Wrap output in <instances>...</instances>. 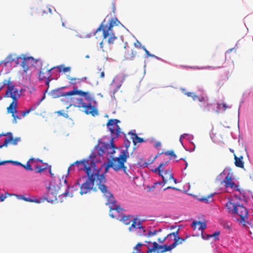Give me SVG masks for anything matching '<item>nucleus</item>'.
I'll list each match as a JSON object with an SVG mask.
<instances>
[{"mask_svg": "<svg viewBox=\"0 0 253 253\" xmlns=\"http://www.w3.org/2000/svg\"><path fill=\"white\" fill-rule=\"evenodd\" d=\"M167 237H165L163 240H161V238H159L158 239V241L160 242V243H163L167 238Z\"/></svg>", "mask_w": 253, "mask_h": 253, "instance_id": "5fc2aeb1", "label": "nucleus"}, {"mask_svg": "<svg viewBox=\"0 0 253 253\" xmlns=\"http://www.w3.org/2000/svg\"><path fill=\"white\" fill-rule=\"evenodd\" d=\"M215 182L219 185H224L225 188H231L234 190L240 191L239 186L233 181L232 175L229 172L224 170L216 178Z\"/></svg>", "mask_w": 253, "mask_h": 253, "instance_id": "423d86ee", "label": "nucleus"}, {"mask_svg": "<svg viewBox=\"0 0 253 253\" xmlns=\"http://www.w3.org/2000/svg\"><path fill=\"white\" fill-rule=\"evenodd\" d=\"M237 214L240 217L241 222H245L246 218L248 217V211L246 208L242 205H238L235 213Z\"/></svg>", "mask_w": 253, "mask_h": 253, "instance_id": "dca6fc26", "label": "nucleus"}, {"mask_svg": "<svg viewBox=\"0 0 253 253\" xmlns=\"http://www.w3.org/2000/svg\"><path fill=\"white\" fill-rule=\"evenodd\" d=\"M185 240V239H183L179 237H177L174 242L171 245L169 246L159 245L156 242H154L153 243V247L149 248L147 252V253H162L167 251H169L176 247L177 245L182 244V243L184 242Z\"/></svg>", "mask_w": 253, "mask_h": 253, "instance_id": "1a4fd4ad", "label": "nucleus"}, {"mask_svg": "<svg viewBox=\"0 0 253 253\" xmlns=\"http://www.w3.org/2000/svg\"><path fill=\"white\" fill-rule=\"evenodd\" d=\"M110 87L113 89V92L114 94L116 91H117L120 87V85L116 84L115 83H112L110 84Z\"/></svg>", "mask_w": 253, "mask_h": 253, "instance_id": "7c9ffc66", "label": "nucleus"}, {"mask_svg": "<svg viewBox=\"0 0 253 253\" xmlns=\"http://www.w3.org/2000/svg\"><path fill=\"white\" fill-rule=\"evenodd\" d=\"M187 135V134H184L181 135L180 136V140H181L182 138H183L184 137V135Z\"/></svg>", "mask_w": 253, "mask_h": 253, "instance_id": "052dcab7", "label": "nucleus"}, {"mask_svg": "<svg viewBox=\"0 0 253 253\" xmlns=\"http://www.w3.org/2000/svg\"><path fill=\"white\" fill-rule=\"evenodd\" d=\"M10 162H11V161H1L0 162V165H4L5 163H9Z\"/></svg>", "mask_w": 253, "mask_h": 253, "instance_id": "864d4df0", "label": "nucleus"}, {"mask_svg": "<svg viewBox=\"0 0 253 253\" xmlns=\"http://www.w3.org/2000/svg\"><path fill=\"white\" fill-rule=\"evenodd\" d=\"M136 52L131 48H127L125 53V58L126 60H132L135 56Z\"/></svg>", "mask_w": 253, "mask_h": 253, "instance_id": "412c9836", "label": "nucleus"}, {"mask_svg": "<svg viewBox=\"0 0 253 253\" xmlns=\"http://www.w3.org/2000/svg\"><path fill=\"white\" fill-rule=\"evenodd\" d=\"M250 178L253 181V176H250Z\"/></svg>", "mask_w": 253, "mask_h": 253, "instance_id": "69168bd1", "label": "nucleus"}, {"mask_svg": "<svg viewBox=\"0 0 253 253\" xmlns=\"http://www.w3.org/2000/svg\"><path fill=\"white\" fill-rule=\"evenodd\" d=\"M142 48L145 51L147 55L149 57H156L154 55L151 54L148 50L146 49L144 46H142Z\"/></svg>", "mask_w": 253, "mask_h": 253, "instance_id": "58836bf2", "label": "nucleus"}, {"mask_svg": "<svg viewBox=\"0 0 253 253\" xmlns=\"http://www.w3.org/2000/svg\"><path fill=\"white\" fill-rule=\"evenodd\" d=\"M226 61V57L224 55H219L215 60V64L216 68H222Z\"/></svg>", "mask_w": 253, "mask_h": 253, "instance_id": "6ab92c4d", "label": "nucleus"}, {"mask_svg": "<svg viewBox=\"0 0 253 253\" xmlns=\"http://www.w3.org/2000/svg\"><path fill=\"white\" fill-rule=\"evenodd\" d=\"M52 95L54 98L63 97L61 99L65 102V108L68 109L74 106L83 108L84 111H97L98 104L90 91H84L78 90L75 86L74 89L67 92H62L59 89L52 91Z\"/></svg>", "mask_w": 253, "mask_h": 253, "instance_id": "f03ea898", "label": "nucleus"}, {"mask_svg": "<svg viewBox=\"0 0 253 253\" xmlns=\"http://www.w3.org/2000/svg\"><path fill=\"white\" fill-rule=\"evenodd\" d=\"M59 71H63L64 73L70 72L71 68L70 67H63L62 69L59 68Z\"/></svg>", "mask_w": 253, "mask_h": 253, "instance_id": "ea45409f", "label": "nucleus"}, {"mask_svg": "<svg viewBox=\"0 0 253 253\" xmlns=\"http://www.w3.org/2000/svg\"><path fill=\"white\" fill-rule=\"evenodd\" d=\"M59 194L58 190H57L54 185L50 184L47 187L46 197L44 198L48 202L53 203L57 200V195Z\"/></svg>", "mask_w": 253, "mask_h": 253, "instance_id": "f8f14e48", "label": "nucleus"}, {"mask_svg": "<svg viewBox=\"0 0 253 253\" xmlns=\"http://www.w3.org/2000/svg\"><path fill=\"white\" fill-rule=\"evenodd\" d=\"M21 196V198L25 201H27V202H30V200H31V199L30 198H26L23 196Z\"/></svg>", "mask_w": 253, "mask_h": 253, "instance_id": "09e8293b", "label": "nucleus"}, {"mask_svg": "<svg viewBox=\"0 0 253 253\" xmlns=\"http://www.w3.org/2000/svg\"><path fill=\"white\" fill-rule=\"evenodd\" d=\"M169 162L161 163L158 168H157L153 171L155 173H158L160 176L162 177L163 182L162 183L170 184L172 182H173L175 184L176 183V179L173 177V174L171 172V169L169 168L167 169H165L164 167L168 165ZM159 184H161L162 182L158 183Z\"/></svg>", "mask_w": 253, "mask_h": 253, "instance_id": "0eeeda50", "label": "nucleus"}, {"mask_svg": "<svg viewBox=\"0 0 253 253\" xmlns=\"http://www.w3.org/2000/svg\"><path fill=\"white\" fill-rule=\"evenodd\" d=\"M143 245L142 244L138 243L134 247V250L135 251L136 253H140V248Z\"/></svg>", "mask_w": 253, "mask_h": 253, "instance_id": "72a5a7b5", "label": "nucleus"}, {"mask_svg": "<svg viewBox=\"0 0 253 253\" xmlns=\"http://www.w3.org/2000/svg\"><path fill=\"white\" fill-rule=\"evenodd\" d=\"M173 236L174 237V241L176 239L177 237H178V231H176L175 232H173L172 233H171L167 235V237L169 238V237H171V236Z\"/></svg>", "mask_w": 253, "mask_h": 253, "instance_id": "c9c22d12", "label": "nucleus"}, {"mask_svg": "<svg viewBox=\"0 0 253 253\" xmlns=\"http://www.w3.org/2000/svg\"><path fill=\"white\" fill-rule=\"evenodd\" d=\"M157 157V156H156L152 160V161L150 163H152L156 159V158Z\"/></svg>", "mask_w": 253, "mask_h": 253, "instance_id": "e2e57ef3", "label": "nucleus"}, {"mask_svg": "<svg viewBox=\"0 0 253 253\" xmlns=\"http://www.w3.org/2000/svg\"><path fill=\"white\" fill-rule=\"evenodd\" d=\"M44 199L42 198H40L39 199H31L30 202H34L36 203H41L44 201Z\"/></svg>", "mask_w": 253, "mask_h": 253, "instance_id": "e433bc0d", "label": "nucleus"}, {"mask_svg": "<svg viewBox=\"0 0 253 253\" xmlns=\"http://www.w3.org/2000/svg\"><path fill=\"white\" fill-rule=\"evenodd\" d=\"M57 113L58 116H63L66 118L68 117V115L65 112H56Z\"/></svg>", "mask_w": 253, "mask_h": 253, "instance_id": "79ce46f5", "label": "nucleus"}, {"mask_svg": "<svg viewBox=\"0 0 253 253\" xmlns=\"http://www.w3.org/2000/svg\"><path fill=\"white\" fill-rule=\"evenodd\" d=\"M6 198V196H4L2 194L0 195V201L3 202Z\"/></svg>", "mask_w": 253, "mask_h": 253, "instance_id": "8fccbe9b", "label": "nucleus"}, {"mask_svg": "<svg viewBox=\"0 0 253 253\" xmlns=\"http://www.w3.org/2000/svg\"><path fill=\"white\" fill-rule=\"evenodd\" d=\"M28 162L32 165H34V163L37 164L36 160H35L34 158H30Z\"/></svg>", "mask_w": 253, "mask_h": 253, "instance_id": "37998d69", "label": "nucleus"}, {"mask_svg": "<svg viewBox=\"0 0 253 253\" xmlns=\"http://www.w3.org/2000/svg\"><path fill=\"white\" fill-rule=\"evenodd\" d=\"M191 226L194 229L198 227L201 230L205 229L207 227L205 223L201 221H193Z\"/></svg>", "mask_w": 253, "mask_h": 253, "instance_id": "4be33fe9", "label": "nucleus"}, {"mask_svg": "<svg viewBox=\"0 0 253 253\" xmlns=\"http://www.w3.org/2000/svg\"><path fill=\"white\" fill-rule=\"evenodd\" d=\"M128 134L130 135L134 145H136L138 143H142L144 141L142 138L138 137L135 133H133L132 131L129 132Z\"/></svg>", "mask_w": 253, "mask_h": 253, "instance_id": "aec40b11", "label": "nucleus"}, {"mask_svg": "<svg viewBox=\"0 0 253 253\" xmlns=\"http://www.w3.org/2000/svg\"><path fill=\"white\" fill-rule=\"evenodd\" d=\"M68 79L70 80V83L74 86L76 85L77 84L81 83V80L80 78H68Z\"/></svg>", "mask_w": 253, "mask_h": 253, "instance_id": "c85d7f7f", "label": "nucleus"}, {"mask_svg": "<svg viewBox=\"0 0 253 253\" xmlns=\"http://www.w3.org/2000/svg\"><path fill=\"white\" fill-rule=\"evenodd\" d=\"M120 21L117 18H111L107 23H106V20L104 19L97 29L96 33L101 30L103 32V40L100 42V48H102V51H104L103 49V41L105 40L109 45L113 44L115 41L117 40V37L115 36L113 31V28L115 26H118Z\"/></svg>", "mask_w": 253, "mask_h": 253, "instance_id": "7ed1b4c3", "label": "nucleus"}, {"mask_svg": "<svg viewBox=\"0 0 253 253\" xmlns=\"http://www.w3.org/2000/svg\"><path fill=\"white\" fill-rule=\"evenodd\" d=\"M53 68L50 69H45L41 68L39 74V77L40 80H43L45 79V84L46 85L49 86V84L51 79L49 78L51 76V71Z\"/></svg>", "mask_w": 253, "mask_h": 253, "instance_id": "4468645a", "label": "nucleus"}, {"mask_svg": "<svg viewBox=\"0 0 253 253\" xmlns=\"http://www.w3.org/2000/svg\"><path fill=\"white\" fill-rule=\"evenodd\" d=\"M134 45L135 47H141V44L140 42H137L135 43H134Z\"/></svg>", "mask_w": 253, "mask_h": 253, "instance_id": "603ef678", "label": "nucleus"}, {"mask_svg": "<svg viewBox=\"0 0 253 253\" xmlns=\"http://www.w3.org/2000/svg\"><path fill=\"white\" fill-rule=\"evenodd\" d=\"M116 148L115 146L114 147L111 146V140L110 143H105L101 144V146L99 148L98 150V154L99 155H102L105 153L108 154H113L115 152V149Z\"/></svg>", "mask_w": 253, "mask_h": 253, "instance_id": "ddd939ff", "label": "nucleus"}, {"mask_svg": "<svg viewBox=\"0 0 253 253\" xmlns=\"http://www.w3.org/2000/svg\"><path fill=\"white\" fill-rule=\"evenodd\" d=\"M9 163H11L15 165H17V166H22V164L21 163L19 162H17V161H11V162H10Z\"/></svg>", "mask_w": 253, "mask_h": 253, "instance_id": "de8ad7c7", "label": "nucleus"}, {"mask_svg": "<svg viewBox=\"0 0 253 253\" xmlns=\"http://www.w3.org/2000/svg\"><path fill=\"white\" fill-rule=\"evenodd\" d=\"M22 59L21 66L23 68L24 71L26 72L28 70L30 65L34 62V58L32 57H26L25 55H23Z\"/></svg>", "mask_w": 253, "mask_h": 253, "instance_id": "a211bd4d", "label": "nucleus"}, {"mask_svg": "<svg viewBox=\"0 0 253 253\" xmlns=\"http://www.w3.org/2000/svg\"><path fill=\"white\" fill-rule=\"evenodd\" d=\"M212 198L211 195H209L206 197H203L200 199V201L205 202L206 203H208L210 202V199Z\"/></svg>", "mask_w": 253, "mask_h": 253, "instance_id": "473e14b6", "label": "nucleus"}, {"mask_svg": "<svg viewBox=\"0 0 253 253\" xmlns=\"http://www.w3.org/2000/svg\"><path fill=\"white\" fill-rule=\"evenodd\" d=\"M134 230H137L136 234L137 236H143L145 234V230L142 225L140 221L138 220L137 217H135L132 221V223L128 228L129 232H132Z\"/></svg>", "mask_w": 253, "mask_h": 253, "instance_id": "9b49d317", "label": "nucleus"}, {"mask_svg": "<svg viewBox=\"0 0 253 253\" xmlns=\"http://www.w3.org/2000/svg\"><path fill=\"white\" fill-rule=\"evenodd\" d=\"M165 155L170 156L172 157L173 159H175L176 158V155L175 154L174 151L172 150L167 151L165 153Z\"/></svg>", "mask_w": 253, "mask_h": 253, "instance_id": "f704fd0d", "label": "nucleus"}, {"mask_svg": "<svg viewBox=\"0 0 253 253\" xmlns=\"http://www.w3.org/2000/svg\"><path fill=\"white\" fill-rule=\"evenodd\" d=\"M19 112H8V113H11L12 116L13 118V123H16L17 120H20L21 119V117L18 115Z\"/></svg>", "mask_w": 253, "mask_h": 253, "instance_id": "cd10ccee", "label": "nucleus"}, {"mask_svg": "<svg viewBox=\"0 0 253 253\" xmlns=\"http://www.w3.org/2000/svg\"><path fill=\"white\" fill-rule=\"evenodd\" d=\"M133 218V215H124L122 216L121 220L126 225H129L131 222H132Z\"/></svg>", "mask_w": 253, "mask_h": 253, "instance_id": "393cba45", "label": "nucleus"}, {"mask_svg": "<svg viewBox=\"0 0 253 253\" xmlns=\"http://www.w3.org/2000/svg\"><path fill=\"white\" fill-rule=\"evenodd\" d=\"M238 205L233 199H228L225 206L227 211L231 214H233L235 213Z\"/></svg>", "mask_w": 253, "mask_h": 253, "instance_id": "f3484780", "label": "nucleus"}, {"mask_svg": "<svg viewBox=\"0 0 253 253\" xmlns=\"http://www.w3.org/2000/svg\"><path fill=\"white\" fill-rule=\"evenodd\" d=\"M104 76H105L104 72L103 71L101 72L100 75V78H103L104 77Z\"/></svg>", "mask_w": 253, "mask_h": 253, "instance_id": "6e6d98bb", "label": "nucleus"}, {"mask_svg": "<svg viewBox=\"0 0 253 253\" xmlns=\"http://www.w3.org/2000/svg\"><path fill=\"white\" fill-rule=\"evenodd\" d=\"M192 99L194 101L198 100L200 102L206 103L208 101V98L206 96H198L194 93Z\"/></svg>", "mask_w": 253, "mask_h": 253, "instance_id": "bb28decb", "label": "nucleus"}, {"mask_svg": "<svg viewBox=\"0 0 253 253\" xmlns=\"http://www.w3.org/2000/svg\"><path fill=\"white\" fill-rule=\"evenodd\" d=\"M87 175V178L85 176H84L78 179L75 185L72 187L67 185L65 192L63 193L64 196L65 197H73V191H76L78 190L77 185L80 186L79 193L81 195L86 194L93 189L94 183L95 181L98 185V188L103 193L104 196L107 200L106 204L108 205L110 208V216L112 218L117 217L116 214H114L113 211H115L116 212L119 213L123 211V209L119 205L116 204V201L112 194L105 185L106 178L104 174H100V172H96Z\"/></svg>", "mask_w": 253, "mask_h": 253, "instance_id": "f257e3e1", "label": "nucleus"}, {"mask_svg": "<svg viewBox=\"0 0 253 253\" xmlns=\"http://www.w3.org/2000/svg\"><path fill=\"white\" fill-rule=\"evenodd\" d=\"M3 136H8V137L6 138L4 141V143L2 144H0V148H2L3 147H7L8 143L11 142L12 144L14 145H15L17 144V143L20 141L21 139L20 137H16L13 138L12 134L11 132H7L6 134H3Z\"/></svg>", "mask_w": 253, "mask_h": 253, "instance_id": "2eb2a0df", "label": "nucleus"}, {"mask_svg": "<svg viewBox=\"0 0 253 253\" xmlns=\"http://www.w3.org/2000/svg\"><path fill=\"white\" fill-rule=\"evenodd\" d=\"M86 114L88 115L89 114H91L93 116H95L98 114V112H85Z\"/></svg>", "mask_w": 253, "mask_h": 253, "instance_id": "c03bdc74", "label": "nucleus"}, {"mask_svg": "<svg viewBox=\"0 0 253 253\" xmlns=\"http://www.w3.org/2000/svg\"><path fill=\"white\" fill-rule=\"evenodd\" d=\"M120 123V121L119 120L110 119L106 124L107 128L110 132L111 146L112 147L114 146L113 143L114 139L118 137L121 133V129L118 125V124Z\"/></svg>", "mask_w": 253, "mask_h": 253, "instance_id": "9d476101", "label": "nucleus"}, {"mask_svg": "<svg viewBox=\"0 0 253 253\" xmlns=\"http://www.w3.org/2000/svg\"><path fill=\"white\" fill-rule=\"evenodd\" d=\"M33 108H29L28 110H27V111H33Z\"/></svg>", "mask_w": 253, "mask_h": 253, "instance_id": "0e129e2a", "label": "nucleus"}, {"mask_svg": "<svg viewBox=\"0 0 253 253\" xmlns=\"http://www.w3.org/2000/svg\"><path fill=\"white\" fill-rule=\"evenodd\" d=\"M35 167V171L36 173H42L43 172L45 169H47V164H43L42 165H40L39 164H36L34 165Z\"/></svg>", "mask_w": 253, "mask_h": 253, "instance_id": "5701e85b", "label": "nucleus"}, {"mask_svg": "<svg viewBox=\"0 0 253 253\" xmlns=\"http://www.w3.org/2000/svg\"><path fill=\"white\" fill-rule=\"evenodd\" d=\"M217 108L219 110H225L227 109H230V106L226 105L224 103H218V104H217Z\"/></svg>", "mask_w": 253, "mask_h": 253, "instance_id": "c756f323", "label": "nucleus"}, {"mask_svg": "<svg viewBox=\"0 0 253 253\" xmlns=\"http://www.w3.org/2000/svg\"><path fill=\"white\" fill-rule=\"evenodd\" d=\"M36 162H37V164H38V162H40L41 163H42V164H44L43 163V162H42V160H40V159H37V160H36Z\"/></svg>", "mask_w": 253, "mask_h": 253, "instance_id": "bf43d9fd", "label": "nucleus"}, {"mask_svg": "<svg viewBox=\"0 0 253 253\" xmlns=\"http://www.w3.org/2000/svg\"><path fill=\"white\" fill-rule=\"evenodd\" d=\"M85 57L88 58H89V55H86V56H85Z\"/></svg>", "mask_w": 253, "mask_h": 253, "instance_id": "774afa93", "label": "nucleus"}, {"mask_svg": "<svg viewBox=\"0 0 253 253\" xmlns=\"http://www.w3.org/2000/svg\"><path fill=\"white\" fill-rule=\"evenodd\" d=\"M22 116L25 117L27 114H28L30 112H22Z\"/></svg>", "mask_w": 253, "mask_h": 253, "instance_id": "13d9d810", "label": "nucleus"}, {"mask_svg": "<svg viewBox=\"0 0 253 253\" xmlns=\"http://www.w3.org/2000/svg\"><path fill=\"white\" fill-rule=\"evenodd\" d=\"M80 79L81 80V82L82 81H85L87 79V77H83L82 78H80Z\"/></svg>", "mask_w": 253, "mask_h": 253, "instance_id": "4d7b16f0", "label": "nucleus"}, {"mask_svg": "<svg viewBox=\"0 0 253 253\" xmlns=\"http://www.w3.org/2000/svg\"><path fill=\"white\" fill-rule=\"evenodd\" d=\"M219 232H215L212 234L208 235L207 236V238L206 239H208L209 238L213 237L216 238V236L219 235Z\"/></svg>", "mask_w": 253, "mask_h": 253, "instance_id": "a19ab883", "label": "nucleus"}, {"mask_svg": "<svg viewBox=\"0 0 253 253\" xmlns=\"http://www.w3.org/2000/svg\"><path fill=\"white\" fill-rule=\"evenodd\" d=\"M18 57L16 54H10L4 60V64L6 65L8 63H12L15 60H18Z\"/></svg>", "mask_w": 253, "mask_h": 253, "instance_id": "a878e982", "label": "nucleus"}, {"mask_svg": "<svg viewBox=\"0 0 253 253\" xmlns=\"http://www.w3.org/2000/svg\"><path fill=\"white\" fill-rule=\"evenodd\" d=\"M3 84L4 85H7V90L4 96L11 97L13 99L12 102L7 108V111H16L17 105V99L19 97L20 94L17 89L12 84L10 79L4 80Z\"/></svg>", "mask_w": 253, "mask_h": 253, "instance_id": "39448f33", "label": "nucleus"}, {"mask_svg": "<svg viewBox=\"0 0 253 253\" xmlns=\"http://www.w3.org/2000/svg\"><path fill=\"white\" fill-rule=\"evenodd\" d=\"M124 143L125 146L126 147V150H125V151H127L128 148L130 146V142L126 137H125ZM127 152H128V151Z\"/></svg>", "mask_w": 253, "mask_h": 253, "instance_id": "4c0bfd02", "label": "nucleus"}, {"mask_svg": "<svg viewBox=\"0 0 253 253\" xmlns=\"http://www.w3.org/2000/svg\"><path fill=\"white\" fill-rule=\"evenodd\" d=\"M195 93L191 92H187L185 93V94L187 95L188 97H193Z\"/></svg>", "mask_w": 253, "mask_h": 253, "instance_id": "49530a36", "label": "nucleus"}, {"mask_svg": "<svg viewBox=\"0 0 253 253\" xmlns=\"http://www.w3.org/2000/svg\"><path fill=\"white\" fill-rule=\"evenodd\" d=\"M72 166H76L79 170H84L87 175L100 172V169H97L95 162L90 159L77 161Z\"/></svg>", "mask_w": 253, "mask_h": 253, "instance_id": "6e6552de", "label": "nucleus"}, {"mask_svg": "<svg viewBox=\"0 0 253 253\" xmlns=\"http://www.w3.org/2000/svg\"><path fill=\"white\" fill-rule=\"evenodd\" d=\"M243 156L238 157L234 155L235 165L237 167L243 168L244 166V163L243 161Z\"/></svg>", "mask_w": 253, "mask_h": 253, "instance_id": "b1692460", "label": "nucleus"}, {"mask_svg": "<svg viewBox=\"0 0 253 253\" xmlns=\"http://www.w3.org/2000/svg\"><path fill=\"white\" fill-rule=\"evenodd\" d=\"M62 25L64 27H66L65 24L64 22L62 21Z\"/></svg>", "mask_w": 253, "mask_h": 253, "instance_id": "680f3d73", "label": "nucleus"}, {"mask_svg": "<svg viewBox=\"0 0 253 253\" xmlns=\"http://www.w3.org/2000/svg\"><path fill=\"white\" fill-rule=\"evenodd\" d=\"M128 157L129 153L127 151H121L118 157L112 158L111 160L105 165V171L101 174H104L105 176V173L108 171L109 168H112L116 171L122 170L126 174L128 175L127 168L125 166V163L126 162Z\"/></svg>", "mask_w": 253, "mask_h": 253, "instance_id": "20e7f679", "label": "nucleus"}, {"mask_svg": "<svg viewBox=\"0 0 253 253\" xmlns=\"http://www.w3.org/2000/svg\"><path fill=\"white\" fill-rule=\"evenodd\" d=\"M174 189V190H177V189L175 187H171V186H168L164 189V190H166L167 189Z\"/></svg>", "mask_w": 253, "mask_h": 253, "instance_id": "3c124183", "label": "nucleus"}, {"mask_svg": "<svg viewBox=\"0 0 253 253\" xmlns=\"http://www.w3.org/2000/svg\"><path fill=\"white\" fill-rule=\"evenodd\" d=\"M157 232V230H154V231L152 232V231H149L148 234V236H153V235H155L156 234Z\"/></svg>", "mask_w": 253, "mask_h": 253, "instance_id": "a18cd8bd", "label": "nucleus"}, {"mask_svg": "<svg viewBox=\"0 0 253 253\" xmlns=\"http://www.w3.org/2000/svg\"><path fill=\"white\" fill-rule=\"evenodd\" d=\"M32 165L29 163V162H27L26 165L22 164V166L25 169L27 170L32 171L33 169L32 167Z\"/></svg>", "mask_w": 253, "mask_h": 253, "instance_id": "2f4dec72", "label": "nucleus"}, {"mask_svg": "<svg viewBox=\"0 0 253 253\" xmlns=\"http://www.w3.org/2000/svg\"><path fill=\"white\" fill-rule=\"evenodd\" d=\"M150 163H145V167H147L148 165H149Z\"/></svg>", "mask_w": 253, "mask_h": 253, "instance_id": "338daca9", "label": "nucleus"}]
</instances>
